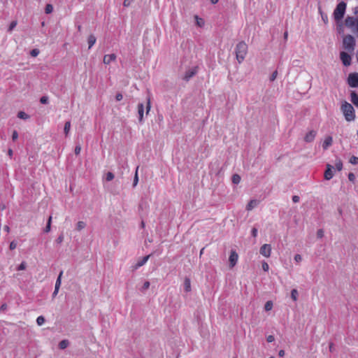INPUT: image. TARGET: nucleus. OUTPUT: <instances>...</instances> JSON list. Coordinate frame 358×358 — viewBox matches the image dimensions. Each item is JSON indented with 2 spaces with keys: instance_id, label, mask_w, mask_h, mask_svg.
<instances>
[{
  "instance_id": "a878e982",
  "label": "nucleus",
  "mask_w": 358,
  "mask_h": 358,
  "mask_svg": "<svg viewBox=\"0 0 358 358\" xmlns=\"http://www.w3.org/2000/svg\"><path fill=\"white\" fill-rule=\"evenodd\" d=\"M70 129H71V122L70 121H67V122H65L64 128V133H65L66 136H68V134L69 133V131H70Z\"/></svg>"
},
{
  "instance_id": "bb28decb",
  "label": "nucleus",
  "mask_w": 358,
  "mask_h": 358,
  "mask_svg": "<svg viewBox=\"0 0 358 358\" xmlns=\"http://www.w3.org/2000/svg\"><path fill=\"white\" fill-rule=\"evenodd\" d=\"M17 117L22 120H27L29 118V115H28L24 111H20L17 113Z\"/></svg>"
},
{
  "instance_id": "c9c22d12",
  "label": "nucleus",
  "mask_w": 358,
  "mask_h": 358,
  "mask_svg": "<svg viewBox=\"0 0 358 358\" xmlns=\"http://www.w3.org/2000/svg\"><path fill=\"white\" fill-rule=\"evenodd\" d=\"M40 102L42 103V104H47L48 103V96H43L42 97H41L40 99Z\"/></svg>"
},
{
  "instance_id": "4c0bfd02",
  "label": "nucleus",
  "mask_w": 358,
  "mask_h": 358,
  "mask_svg": "<svg viewBox=\"0 0 358 358\" xmlns=\"http://www.w3.org/2000/svg\"><path fill=\"white\" fill-rule=\"evenodd\" d=\"M138 182V168H137L136 171L135 176L134 178V182H133L134 187H135L137 185Z\"/></svg>"
},
{
  "instance_id": "c85d7f7f",
  "label": "nucleus",
  "mask_w": 358,
  "mask_h": 358,
  "mask_svg": "<svg viewBox=\"0 0 358 358\" xmlns=\"http://www.w3.org/2000/svg\"><path fill=\"white\" fill-rule=\"evenodd\" d=\"M232 182L234 184H238L241 182V176L238 174H234L232 176Z\"/></svg>"
},
{
  "instance_id": "6e6d98bb",
  "label": "nucleus",
  "mask_w": 358,
  "mask_h": 358,
  "mask_svg": "<svg viewBox=\"0 0 358 358\" xmlns=\"http://www.w3.org/2000/svg\"><path fill=\"white\" fill-rule=\"evenodd\" d=\"M302 259V257L300 255L297 254L294 256V260L296 262H301Z\"/></svg>"
},
{
  "instance_id": "f704fd0d",
  "label": "nucleus",
  "mask_w": 358,
  "mask_h": 358,
  "mask_svg": "<svg viewBox=\"0 0 358 358\" xmlns=\"http://www.w3.org/2000/svg\"><path fill=\"white\" fill-rule=\"evenodd\" d=\"M114 178V174L112 172H108L106 173V180L107 181H110Z\"/></svg>"
},
{
  "instance_id": "de8ad7c7",
  "label": "nucleus",
  "mask_w": 358,
  "mask_h": 358,
  "mask_svg": "<svg viewBox=\"0 0 358 358\" xmlns=\"http://www.w3.org/2000/svg\"><path fill=\"white\" fill-rule=\"evenodd\" d=\"M348 179H349V180H350V181H351V182H354V181H355V174H354V173H350L348 174Z\"/></svg>"
},
{
  "instance_id": "393cba45",
  "label": "nucleus",
  "mask_w": 358,
  "mask_h": 358,
  "mask_svg": "<svg viewBox=\"0 0 358 358\" xmlns=\"http://www.w3.org/2000/svg\"><path fill=\"white\" fill-rule=\"evenodd\" d=\"M335 167L337 171H340L343 169V162L340 159H337L335 163Z\"/></svg>"
},
{
  "instance_id": "37998d69",
  "label": "nucleus",
  "mask_w": 358,
  "mask_h": 358,
  "mask_svg": "<svg viewBox=\"0 0 358 358\" xmlns=\"http://www.w3.org/2000/svg\"><path fill=\"white\" fill-rule=\"evenodd\" d=\"M257 229L256 227H253L251 231V234L254 238H256L257 236Z\"/></svg>"
},
{
  "instance_id": "6ab92c4d",
  "label": "nucleus",
  "mask_w": 358,
  "mask_h": 358,
  "mask_svg": "<svg viewBox=\"0 0 358 358\" xmlns=\"http://www.w3.org/2000/svg\"><path fill=\"white\" fill-rule=\"evenodd\" d=\"M96 37L91 34L89 36L88 38H87V43H88V48L90 49L96 43Z\"/></svg>"
},
{
  "instance_id": "2eb2a0df",
  "label": "nucleus",
  "mask_w": 358,
  "mask_h": 358,
  "mask_svg": "<svg viewBox=\"0 0 358 358\" xmlns=\"http://www.w3.org/2000/svg\"><path fill=\"white\" fill-rule=\"evenodd\" d=\"M333 143V138L331 136H329L325 138L323 143H322V148L324 150L328 149L329 146L332 145Z\"/></svg>"
},
{
  "instance_id": "79ce46f5",
  "label": "nucleus",
  "mask_w": 358,
  "mask_h": 358,
  "mask_svg": "<svg viewBox=\"0 0 358 358\" xmlns=\"http://www.w3.org/2000/svg\"><path fill=\"white\" fill-rule=\"evenodd\" d=\"M262 269L264 271H268V269H269V266L268 264L266 262H264L262 263Z\"/></svg>"
},
{
  "instance_id": "dca6fc26",
  "label": "nucleus",
  "mask_w": 358,
  "mask_h": 358,
  "mask_svg": "<svg viewBox=\"0 0 358 358\" xmlns=\"http://www.w3.org/2000/svg\"><path fill=\"white\" fill-rule=\"evenodd\" d=\"M143 113H144V105L143 103H138V120L140 122H143Z\"/></svg>"
},
{
  "instance_id": "774afa93",
  "label": "nucleus",
  "mask_w": 358,
  "mask_h": 358,
  "mask_svg": "<svg viewBox=\"0 0 358 358\" xmlns=\"http://www.w3.org/2000/svg\"><path fill=\"white\" fill-rule=\"evenodd\" d=\"M287 36H288V33H287V31H285V32L284 33V38H285V40H287Z\"/></svg>"
},
{
  "instance_id": "8fccbe9b",
  "label": "nucleus",
  "mask_w": 358,
  "mask_h": 358,
  "mask_svg": "<svg viewBox=\"0 0 358 358\" xmlns=\"http://www.w3.org/2000/svg\"><path fill=\"white\" fill-rule=\"evenodd\" d=\"M324 236V231L322 229H319L317 231V236L320 238H322Z\"/></svg>"
},
{
  "instance_id": "864d4df0",
  "label": "nucleus",
  "mask_w": 358,
  "mask_h": 358,
  "mask_svg": "<svg viewBox=\"0 0 358 358\" xmlns=\"http://www.w3.org/2000/svg\"><path fill=\"white\" fill-rule=\"evenodd\" d=\"M197 24L199 27H201L203 24V20L201 18H199L197 16H196Z\"/></svg>"
},
{
  "instance_id": "a18cd8bd",
  "label": "nucleus",
  "mask_w": 358,
  "mask_h": 358,
  "mask_svg": "<svg viewBox=\"0 0 358 358\" xmlns=\"http://www.w3.org/2000/svg\"><path fill=\"white\" fill-rule=\"evenodd\" d=\"M319 12H320V14H321V15H322V20H324V22L326 23V22H327V20H328L327 16L326 15H323V13H322V10H321V8H320V7H319Z\"/></svg>"
},
{
  "instance_id": "5701e85b",
  "label": "nucleus",
  "mask_w": 358,
  "mask_h": 358,
  "mask_svg": "<svg viewBox=\"0 0 358 358\" xmlns=\"http://www.w3.org/2000/svg\"><path fill=\"white\" fill-rule=\"evenodd\" d=\"M51 222H52V216H50L48 220L46 227L44 229V232L45 233H48V232L50 231V230H51Z\"/></svg>"
},
{
  "instance_id": "9d476101",
  "label": "nucleus",
  "mask_w": 358,
  "mask_h": 358,
  "mask_svg": "<svg viewBox=\"0 0 358 358\" xmlns=\"http://www.w3.org/2000/svg\"><path fill=\"white\" fill-rule=\"evenodd\" d=\"M197 73V67H194L188 69L183 77V79L186 81H188L191 78H192Z\"/></svg>"
},
{
  "instance_id": "4468645a",
  "label": "nucleus",
  "mask_w": 358,
  "mask_h": 358,
  "mask_svg": "<svg viewBox=\"0 0 358 358\" xmlns=\"http://www.w3.org/2000/svg\"><path fill=\"white\" fill-rule=\"evenodd\" d=\"M259 204V201L257 199H252L249 201V203L246 206V210L248 211L252 210L253 208L257 206Z\"/></svg>"
},
{
  "instance_id": "7c9ffc66",
  "label": "nucleus",
  "mask_w": 358,
  "mask_h": 358,
  "mask_svg": "<svg viewBox=\"0 0 358 358\" xmlns=\"http://www.w3.org/2000/svg\"><path fill=\"white\" fill-rule=\"evenodd\" d=\"M45 317L42 315L38 316L36 319V322L38 326H41L45 323Z\"/></svg>"
},
{
  "instance_id": "49530a36",
  "label": "nucleus",
  "mask_w": 358,
  "mask_h": 358,
  "mask_svg": "<svg viewBox=\"0 0 358 358\" xmlns=\"http://www.w3.org/2000/svg\"><path fill=\"white\" fill-rule=\"evenodd\" d=\"M134 0H124V2H123V6L124 7H128L131 5V3H132Z\"/></svg>"
},
{
  "instance_id": "412c9836",
  "label": "nucleus",
  "mask_w": 358,
  "mask_h": 358,
  "mask_svg": "<svg viewBox=\"0 0 358 358\" xmlns=\"http://www.w3.org/2000/svg\"><path fill=\"white\" fill-rule=\"evenodd\" d=\"M62 274H63V271H62L57 278V280H56V282H55V287H57V289H59L60 288V286H61V283H62Z\"/></svg>"
},
{
  "instance_id": "4be33fe9",
  "label": "nucleus",
  "mask_w": 358,
  "mask_h": 358,
  "mask_svg": "<svg viewBox=\"0 0 358 358\" xmlns=\"http://www.w3.org/2000/svg\"><path fill=\"white\" fill-rule=\"evenodd\" d=\"M299 292L296 289H293L291 291V298L294 301H296L298 300Z\"/></svg>"
},
{
  "instance_id": "3c124183",
  "label": "nucleus",
  "mask_w": 358,
  "mask_h": 358,
  "mask_svg": "<svg viewBox=\"0 0 358 358\" xmlns=\"http://www.w3.org/2000/svg\"><path fill=\"white\" fill-rule=\"evenodd\" d=\"M7 308H8V306L6 303H3L1 306H0V311L1 312H4L7 310Z\"/></svg>"
},
{
  "instance_id": "72a5a7b5",
  "label": "nucleus",
  "mask_w": 358,
  "mask_h": 358,
  "mask_svg": "<svg viewBox=\"0 0 358 358\" xmlns=\"http://www.w3.org/2000/svg\"><path fill=\"white\" fill-rule=\"evenodd\" d=\"M349 162L352 164H358V157L355 156H352Z\"/></svg>"
},
{
  "instance_id": "ea45409f",
  "label": "nucleus",
  "mask_w": 358,
  "mask_h": 358,
  "mask_svg": "<svg viewBox=\"0 0 358 358\" xmlns=\"http://www.w3.org/2000/svg\"><path fill=\"white\" fill-rule=\"evenodd\" d=\"M39 54V50L38 49H33L31 52H30V55L32 56V57H36L38 56Z\"/></svg>"
},
{
  "instance_id": "680f3d73",
  "label": "nucleus",
  "mask_w": 358,
  "mask_h": 358,
  "mask_svg": "<svg viewBox=\"0 0 358 358\" xmlns=\"http://www.w3.org/2000/svg\"><path fill=\"white\" fill-rule=\"evenodd\" d=\"M329 348L330 352L334 351V344L332 343H329Z\"/></svg>"
},
{
  "instance_id": "39448f33",
  "label": "nucleus",
  "mask_w": 358,
  "mask_h": 358,
  "mask_svg": "<svg viewBox=\"0 0 358 358\" xmlns=\"http://www.w3.org/2000/svg\"><path fill=\"white\" fill-rule=\"evenodd\" d=\"M348 85L351 87H358V73H350L348 78Z\"/></svg>"
},
{
  "instance_id": "a211bd4d",
  "label": "nucleus",
  "mask_w": 358,
  "mask_h": 358,
  "mask_svg": "<svg viewBox=\"0 0 358 358\" xmlns=\"http://www.w3.org/2000/svg\"><path fill=\"white\" fill-rule=\"evenodd\" d=\"M183 286H184V290L186 292H189L191 291V281H190L189 278H185Z\"/></svg>"
},
{
  "instance_id": "ddd939ff",
  "label": "nucleus",
  "mask_w": 358,
  "mask_h": 358,
  "mask_svg": "<svg viewBox=\"0 0 358 358\" xmlns=\"http://www.w3.org/2000/svg\"><path fill=\"white\" fill-rule=\"evenodd\" d=\"M316 136V132L315 131H310L304 137V140L306 142L310 143L312 142Z\"/></svg>"
},
{
  "instance_id": "e433bc0d",
  "label": "nucleus",
  "mask_w": 358,
  "mask_h": 358,
  "mask_svg": "<svg viewBox=\"0 0 358 358\" xmlns=\"http://www.w3.org/2000/svg\"><path fill=\"white\" fill-rule=\"evenodd\" d=\"M277 76H278V71H275L273 72V73L270 76V81L271 82H273L275 80V78H277Z\"/></svg>"
},
{
  "instance_id": "423d86ee",
  "label": "nucleus",
  "mask_w": 358,
  "mask_h": 358,
  "mask_svg": "<svg viewBox=\"0 0 358 358\" xmlns=\"http://www.w3.org/2000/svg\"><path fill=\"white\" fill-rule=\"evenodd\" d=\"M259 252L265 257H269L271 252V246L270 244H264L261 248Z\"/></svg>"
},
{
  "instance_id": "b1692460",
  "label": "nucleus",
  "mask_w": 358,
  "mask_h": 358,
  "mask_svg": "<svg viewBox=\"0 0 358 358\" xmlns=\"http://www.w3.org/2000/svg\"><path fill=\"white\" fill-rule=\"evenodd\" d=\"M69 342L68 340H63L59 343V347L60 349L64 350L68 347Z\"/></svg>"
},
{
  "instance_id": "20e7f679",
  "label": "nucleus",
  "mask_w": 358,
  "mask_h": 358,
  "mask_svg": "<svg viewBox=\"0 0 358 358\" xmlns=\"http://www.w3.org/2000/svg\"><path fill=\"white\" fill-rule=\"evenodd\" d=\"M344 48L348 51H353L355 46V40L351 35H347L343 38Z\"/></svg>"
},
{
  "instance_id": "09e8293b",
  "label": "nucleus",
  "mask_w": 358,
  "mask_h": 358,
  "mask_svg": "<svg viewBox=\"0 0 358 358\" xmlns=\"http://www.w3.org/2000/svg\"><path fill=\"white\" fill-rule=\"evenodd\" d=\"M18 138V133L17 132V131H13V134H12V139L13 141H16Z\"/></svg>"
},
{
  "instance_id": "f8f14e48",
  "label": "nucleus",
  "mask_w": 358,
  "mask_h": 358,
  "mask_svg": "<svg viewBox=\"0 0 358 358\" xmlns=\"http://www.w3.org/2000/svg\"><path fill=\"white\" fill-rule=\"evenodd\" d=\"M116 57L115 54L106 55L103 57V62L105 64H109L110 62L115 61Z\"/></svg>"
},
{
  "instance_id": "e2e57ef3",
  "label": "nucleus",
  "mask_w": 358,
  "mask_h": 358,
  "mask_svg": "<svg viewBox=\"0 0 358 358\" xmlns=\"http://www.w3.org/2000/svg\"><path fill=\"white\" fill-rule=\"evenodd\" d=\"M278 355L280 357H283L285 355V351L282 350H280L278 352Z\"/></svg>"
},
{
  "instance_id": "0e129e2a",
  "label": "nucleus",
  "mask_w": 358,
  "mask_h": 358,
  "mask_svg": "<svg viewBox=\"0 0 358 358\" xmlns=\"http://www.w3.org/2000/svg\"><path fill=\"white\" fill-rule=\"evenodd\" d=\"M267 341L268 343H272L273 341H274V337H267Z\"/></svg>"
},
{
  "instance_id": "9b49d317",
  "label": "nucleus",
  "mask_w": 358,
  "mask_h": 358,
  "mask_svg": "<svg viewBox=\"0 0 358 358\" xmlns=\"http://www.w3.org/2000/svg\"><path fill=\"white\" fill-rule=\"evenodd\" d=\"M333 169H334L333 166H331L330 164L327 165V169H326V171L324 172V175L325 180H329L334 177Z\"/></svg>"
},
{
  "instance_id": "2f4dec72",
  "label": "nucleus",
  "mask_w": 358,
  "mask_h": 358,
  "mask_svg": "<svg viewBox=\"0 0 358 358\" xmlns=\"http://www.w3.org/2000/svg\"><path fill=\"white\" fill-rule=\"evenodd\" d=\"M150 283L149 281H145L142 287L141 288V291L142 292H145L149 287H150Z\"/></svg>"
},
{
  "instance_id": "052dcab7",
  "label": "nucleus",
  "mask_w": 358,
  "mask_h": 358,
  "mask_svg": "<svg viewBox=\"0 0 358 358\" xmlns=\"http://www.w3.org/2000/svg\"><path fill=\"white\" fill-rule=\"evenodd\" d=\"M59 290V289H57V287H55V290L52 293V298H55L57 295Z\"/></svg>"
},
{
  "instance_id": "338daca9",
  "label": "nucleus",
  "mask_w": 358,
  "mask_h": 358,
  "mask_svg": "<svg viewBox=\"0 0 358 358\" xmlns=\"http://www.w3.org/2000/svg\"><path fill=\"white\" fill-rule=\"evenodd\" d=\"M4 230H5L6 231H7V232H9V231H10V228H9V227H8V226H7V225H6V226L4 227Z\"/></svg>"
},
{
  "instance_id": "a19ab883",
  "label": "nucleus",
  "mask_w": 358,
  "mask_h": 358,
  "mask_svg": "<svg viewBox=\"0 0 358 358\" xmlns=\"http://www.w3.org/2000/svg\"><path fill=\"white\" fill-rule=\"evenodd\" d=\"M26 268V263L24 262H22L19 266L17 267L18 271L24 270Z\"/></svg>"
},
{
  "instance_id": "58836bf2",
  "label": "nucleus",
  "mask_w": 358,
  "mask_h": 358,
  "mask_svg": "<svg viewBox=\"0 0 358 358\" xmlns=\"http://www.w3.org/2000/svg\"><path fill=\"white\" fill-rule=\"evenodd\" d=\"M150 108H151L150 99L148 98L147 104H146V113L147 114L149 113Z\"/></svg>"
},
{
  "instance_id": "473e14b6",
  "label": "nucleus",
  "mask_w": 358,
  "mask_h": 358,
  "mask_svg": "<svg viewBox=\"0 0 358 358\" xmlns=\"http://www.w3.org/2000/svg\"><path fill=\"white\" fill-rule=\"evenodd\" d=\"M53 10V6L51 4H47L45 8V12L47 14H50Z\"/></svg>"
},
{
  "instance_id": "0eeeda50",
  "label": "nucleus",
  "mask_w": 358,
  "mask_h": 358,
  "mask_svg": "<svg viewBox=\"0 0 358 358\" xmlns=\"http://www.w3.org/2000/svg\"><path fill=\"white\" fill-rule=\"evenodd\" d=\"M238 255L235 250H231L229 257V266L233 268L237 263Z\"/></svg>"
},
{
  "instance_id": "f3484780",
  "label": "nucleus",
  "mask_w": 358,
  "mask_h": 358,
  "mask_svg": "<svg viewBox=\"0 0 358 358\" xmlns=\"http://www.w3.org/2000/svg\"><path fill=\"white\" fill-rule=\"evenodd\" d=\"M345 25L348 27H352L355 25V23L357 24V20L353 17H347L345 20Z\"/></svg>"
},
{
  "instance_id": "6e6552de",
  "label": "nucleus",
  "mask_w": 358,
  "mask_h": 358,
  "mask_svg": "<svg viewBox=\"0 0 358 358\" xmlns=\"http://www.w3.org/2000/svg\"><path fill=\"white\" fill-rule=\"evenodd\" d=\"M151 255H148L147 256L143 257L141 260L138 261L135 264L132 266V270L135 271L139 268L141 266H143L148 261Z\"/></svg>"
},
{
  "instance_id": "f03ea898",
  "label": "nucleus",
  "mask_w": 358,
  "mask_h": 358,
  "mask_svg": "<svg viewBox=\"0 0 358 358\" xmlns=\"http://www.w3.org/2000/svg\"><path fill=\"white\" fill-rule=\"evenodd\" d=\"M247 52V44L244 41L239 42L235 48L236 57L239 64L245 59Z\"/></svg>"
},
{
  "instance_id": "cd10ccee",
  "label": "nucleus",
  "mask_w": 358,
  "mask_h": 358,
  "mask_svg": "<svg viewBox=\"0 0 358 358\" xmlns=\"http://www.w3.org/2000/svg\"><path fill=\"white\" fill-rule=\"evenodd\" d=\"M273 304L271 301H268L264 305V309L266 311H269L273 308Z\"/></svg>"
},
{
  "instance_id": "aec40b11",
  "label": "nucleus",
  "mask_w": 358,
  "mask_h": 358,
  "mask_svg": "<svg viewBox=\"0 0 358 358\" xmlns=\"http://www.w3.org/2000/svg\"><path fill=\"white\" fill-rule=\"evenodd\" d=\"M351 101L356 107L358 108V94L355 92L351 93Z\"/></svg>"
},
{
  "instance_id": "7ed1b4c3",
  "label": "nucleus",
  "mask_w": 358,
  "mask_h": 358,
  "mask_svg": "<svg viewBox=\"0 0 358 358\" xmlns=\"http://www.w3.org/2000/svg\"><path fill=\"white\" fill-rule=\"evenodd\" d=\"M346 9V3L343 1L340 2L334 11L335 20L339 21L343 17Z\"/></svg>"
},
{
  "instance_id": "603ef678",
  "label": "nucleus",
  "mask_w": 358,
  "mask_h": 358,
  "mask_svg": "<svg viewBox=\"0 0 358 358\" xmlns=\"http://www.w3.org/2000/svg\"><path fill=\"white\" fill-rule=\"evenodd\" d=\"M80 151H81L80 145H76L75 148V154L78 155L80 154Z\"/></svg>"
},
{
  "instance_id": "c03bdc74",
  "label": "nucleus",
  "mask_w": 358,
  "mask_h": 358,
  "mask_svg": "<svg viewBox=\"0 0 358 358\" xmlns=\"http://www.w3.org/2000/svg\"><path fill=\"white\" fill-rule=\"evenodd\" d=\"M64 241V235L63 234H61L58 236V238L56 239V242L58 243V244H60L63 242Z\"/></svg>"
},
{
  "instance_id": "f257e3e1",
  "label": "nucleus",
  "mask_w": 358,
  "mask_h": 358,
  "mask_svg": "<svg viewBox=\"0 0 358 358\" xmlns=\"http://www.w3.org/2000/svg\"><path fill=\"white\" fill-rule=\"evenodd\" d=\"M341 110L342 111L346 121L352 122L355 120L356 117L355 110L352 104L346 101H343L341 106Z\"/></svg>"
},
{
  "instance_id": "69168bd1",
  "label": "nucleus",
  "mask_w": 358,
  "mask_h": 358,
  "mask_svg": "<svg viewBox=\"0 0 358 358\" xmlns=\"http://www.w3.org/2000/svg\"><path fill=\"white\" fill-rule=\"evenodd\" d=\"M354 13L355 14H358V6L355 7L354 8Z\"/></svg>"
},
{
  "instance_id": "4d7b16f0",
  "label": "nucleus",
  "mask_w": 358,
  "mask_h": 358,
  "mask_svg": "<svg viewBox=\"0 0 358 358\" xmlns=\"http://www.w3.org/2000/svg\"><path fill=\"white\" fill-rule=\"evenodd\" d=\"M300 200V198L299 196L294 195L292 196V201L294 203H298Z\"/></svg>"
},
{
  "instance_id": "5fc2aeb1",
  "label": "nucleus",
  "mask_w": 358,
  "mask_h": 358,
  "mask_svg": "<svg viewBox=\"0 0 358 358\" xmlns=\"http://www.w3.org/2000/svg\"><path fill=\"white\" fill-rule=\"evenodd\" d=\"M17 247V243L15 242V241H12L10 243V250H14Z\"/></svg>"
},
{
  "instance_id": "1a4fd4ad",
  "label": "nucleus",
  "mask_w": 358,
  "mask_h": 358,
  "mask_svg": "<svg viewBox=\"0 0 358 358\" xmlns=\"http://www.w3.org/2000/svg\"><path fill=\"white\" fill-rule=\"evenodd\" d=\"M340 57L344 66H348L350 65L351 57L350 55L345 52H341L340 54Z\"/></svg>"
},
{
  "instance_id": "c756f323",
  "label": "nucleus",
  "mask_w": 358,
  "mask_h": 358,
  "mask_svg": "<svg viewBox=\"0 0 358 358\" xmlns=\"http://www.w3.org/2000/svg\"><path fill=\"white\" fill-rule=\"evenodd\" d=\"M85 227H86L85 222H84L83 221H79L77 223L76 229H77V230L80 231V230L83 229Z\"/></svg>"
},
{
  "instance_id": "13d9d810",
  "label": "nucleus",
  "mask_w": 358,
  "mask_h": 358,
  "mask_svg": "<svg viewBox=\"0 0 358 358\" xmlns=\"http://www.w3.org/2000/svg\"><path fill=\"white\" fill-rule=\"evenodd\" d=\"M122 97H123L122 94H120V93L117 94L116 96H115V99L118 101H121L122 99Z\"/></svg>"
},
{
  "instance_id": "bf43d9fd",
  "label": "nucleus",
  "mask_w": 358,
  "mask_h": 358,
  "mask_svg": "<svg viewBox=\"0 0 358 358\" xmlns=\"http://www.w3.org/2000/svg\"><path fill=\"white\" fill-rule=\"evenodd\" d=\"M17 24V22L15 21H13L9 27V30L11 31Z\"/></svg>"
}]
</instances>
